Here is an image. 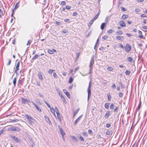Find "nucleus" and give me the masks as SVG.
I'll use <instances>...</instances> for the list:
<instances>
[{
  "label": "nucleus",
  "mask_w": 147,
  "mask_h": 147,
  "mask_svg": "<svg viewBox=\"0 0 147 147\" xmlns=\"http://www.w3.org/2000/svg\"><path fill=\"white\" fill-rule=\"evenodd\" d=\"M92 83L91 81H90L89 84L88 86V101L90 97L91 94V90L90 89L91 86V84Z\"/></svg>",
  "instance_id": "nucleus-1"
},
{
  "label": "nucleus",
  "mask_w": 147,
  "mask_h": 147,
  "mask_svg": "<svg viewBox=\"0 0 147 147\" xmlns=\"http://www.w3.org/2000/svg\"><path fill=\"white\" fill-rule=\"evenodd\" d=\"M94 63V57L93 56L92 58H91L90 63L89 65V74H90L92 73V66H93V64Z\"/></svg>",
  "instance_id": "nucleus-2"
},
{
  "label": "nucleus",
  "mask_w": 147,
  "mask_h": 147,
  "mask_svg": "<svg viewBox=\"0 0 147 147\" xmlns=\"http://www.w3.org/2000/svg\"><path fill=\"white\" fill-rule=\"evenodd\" d=\"M9 130L13 131H17L18 132H20L21 129L18 127H11L9 128Z\"/></svg>",
  "instance_id": "nucleus-3"
},
{
  "label": "nucleus",
  "mask_w": 147,
  "mask_h": 147,
  "mask_svg": "<svg viewBox=\"0 0 147 147\" xmlns=\"http://www.w3.org/2000/svg\"><path fill=\"white\" fill-rule=\"evenodd\" d=\"M131 46L129 44H127L126 45L125 48V49L127 52L129 53L131 50Z\"/></svg>",
  "instance_id": "nucleus-4"
},
{
  "label": "nucleus",
  "mask_w": 147,
  "mask_h": 147,
  "mask_svg": "<svg viewBox=\"0 0 147 147\" xmlns=\"http://www.w3.org/2000/svg\"><path fill=\"white\" fill-rule=\"evenodd\" d=\"M56 112L57 115V118L60 121H61V119L60 113L59 112V110L56 107L55 108Z\"/></svg>",
  "instance_id": "nucleus-5"
},
{
  "label": "nucleus",
  "mask_w": 147,
  "mask_h": 147,
  "mask_svg": "<svg viewBox=\"0 0 147 147\" xmlns=\"http://www.w3.org/2000/svg\"><path fill=\"white\" fill-rule=\"evenodd\" d=\"M11 138L14 140L15 141L17 142H20V140L16 137L15 136L12 135L10 136Z\"/></svg>",
  "instance_id": "nucleus-6"
},
{
  "label": "nucleus",
  "mask_w": 147,
  "mask_h": 147,
  "mask_svg": "<svg viewBox=\"0 0 147 147\" xmlns=\"http://www.w3.org/2000/svg\"><path fill=\"white\" fill-rule=\"evenodd\" d=\"M22 103L23 105H26L27 104V99H26L23 97L21 98Z\"/></svg>",
  "instance_id": "nucleus-7"
},
{
  "label": "nucleus",
  "mask_w": 147,
  "mask_h": 147,
  "mask_svg": "<svg viewBox=\"0 0 147 147\" xmlns=\"http://www.w3.org/2000/svg\"><path fill=\"white\" fill-rule=\"evenodd\" d=\"M118 23L122 27H125L126 26L125 23L122 20L119 21Z\"/></svg>",
  "instance_id": "nucleus-8"
},
{
  "label": "nucleus",
  "mask_w": 147,
  "mask_h": 147,
  "mask_svg": "<svg viewBox=\"0 0 147 147\" xmlns=\"http://www.w3.org/2000/svg\"><path fill=\"white\" fill-rule=\"evenodd\" d=\"M82 116L83 115H81L75 121L74 123V124L75 125H76L80 121V119L82 118Z\"/></svg>",
  "instance_id": "nucleus-9"
},
{
  "label": "nucleus",
  "mask_w": 147,
  "mask_h": 147,
  "mask_svg": "<svg viewBox=\"0 0 147 147\" xmlns=\"http://www.w3.org/2000/svg\"><path fill=\"white\" fill-rule=\"evenodd\" d=\"M38 76L39 78L41 80H43V78L42 77V73L41 71H39L38 73Z\"/></svg>",
  "instance_id": "nucleus-10"
},
{
  "label": "nucleus",
  "mask_w": 147,
  "mask_h": 147,
  "mask_svg": "<svg viewBox=\"0 0 147 147\" xmlns=\"http://www.w3.org/2000/svg\"><path fill=\"white\" fill-rule=\"evenodd\" d=\"M138 34H139V35L138 36V37L141 38H143V39L144 38V36L143 35H142V32L141 31H140V30L139 31Z\"/></svg>",
  "instance_id": "nucleus-11"
},
{
  "label": "nucleus",
  "mask_w": 147,
  "mask_h": 147,
  "mask_svg": "<svg viewBox=\"0 0 147 147\" xmlns=\"http://www.w3.org/2000/svg\"><path fill=\"white\" fill-rule=\"evenodd\" d=\"M32 103L34 105V107L36 108L37 110L40 112H41L42 111L40 109V108L39 107L36 105V104H35L34 102L32 101Z\"/></svg>",
  "instance_id": "nucleus-12"
},
{
  "label": "nucleus",
  "mask_w": 147,
  "mask_h": 147,
  "mask_svg": "<svg viewBox=\"0 0 147 147\" xmlns=\"http://www.w3.org/2000/svg\"><path fill=\"white\" fill-rule=\"evenodd\" d=\"M59 131L60 132L61 134V135L62 136H64L65 135V132L61 128H59Z\"/></svg>",
  "instance_id": "nucleus-13"
},
{
  "label": "nucleus",
  "mask_w": 147,
  "mask_h": 147,
  "mask_svg": "<svg viewBox=\"0 0 147 147\" xmlns=\"http://www.w3.org/2000/svg\"><path fill=\"white\" fill-rule=\"evenodd\" d=\"M116 39L118 40H123L124 38L123 36H118L116 37Z\"/></svg>",
  "instance_id": "nucleus-14"
},
{
  "label": "nucleus",
  "mask_w": 147,
  "mask_h": 147,
  "mask_svg": "<svg viewBox=\"0 0 147 147\" xmlns=\"http://www.w3.org/2000/svg\"><path fill=\"white\" fill-rule=\"evenodd\" d=\"M129 16L127 15L124 14L122 16V19L123 20H125L128 18Z\"/></svg>",
  "instance_id": "nucleus-15"
},
{
  "label": "nucleus",
  "mask_w": 147,
  "mask_h": 147,
  "mask_svg": "<svg viewBox=\"0 0 147 147\" xmlns=\"http://www.w3.org/2000/svg\"><path fill=\"white\" fill-rule=\"evenodd\" d=\"M80 110V109L79 108H78L73 113L74 117V116L76 115V114L78 113V111H79Z\"/></svg>",
  "instance_id": "nucleus-16"
},
{
  "label": "nucleus",
  "mask_w": 147,
  "mask_h": 147,
  "mask_svg": "<svg viewBox=\"0 0 147 147\" xmlns=\"http://www.w3.org/2000/svg\"><path fill=\"white\" fill-rule=\"evenodd\" d=\"M25 117L27 118L28 120H33V118L30 116L28 115H26Z\"/></svg>",
  "instance_id": "nucleus-17"
},
{
  "label": "nucleus",
  "mask_w": 147,
  "mask_h": 147,
  "mask_svg": "<svg viewBox=\"0 0 147 147\" xmlns=\"http://www.w3.org/2000/svg\"><path fill=\"white\" fill-rule=\"evenodd\" d=\"M40 57V55H37L36 54L34 55V57L32 58V60H34L36 59L38 57Z\"/></svg>",
  "instance_id": "nucleus-18"
},
{
  "label": "nucleus",
  "mask_w": 147,
  "mask_h": 147,
  "mask_svg": "<svg viewBox=\"0 0 147 147\" xmlns=\"http://www.w3.org/2000/svg\"><path fill=\"white\" fill-rule=\"evenodd\" d=\"M45 119L46 121L48 123H51V121H50L49 118L47 116H45Z\"/></svg>",
  "instance_id": "nucleus-19"
},
{
  "label": "nucleus",
  "mask_w": 147,
  "mask_h": 147,
  "mask_svg": "<svg viewBox=\"0 0 147 147\" xmlns=\"http://www.w3.org/2000/svg\"><path fill=\"white\" fill-rule=\"evenodd\" d=\"M110 104L109 102L106 103L105 105V107L107 109H109V105Z\"/></svg>",
  "instance_id": "nucleus-20"
},
{
  "label": "nucleus",
  "mask_w": 147,
  "mask_h": 147,
  "mask_svg": "<svg viewBox=\"0 0 147 147\" xmlns=\"http://www.w3.org/2000/svg\"><path fill=\"white\" fill-rule=\"evenodd\" d=\"M110 115V112L109 111H107V112L106 113L105 115V117L106 118H107Z\"/></svg>",
  "instance_id": "nucleus-21"
},
{
  "label": "nucleus",
  "mask_w": 147,
  "mask_h": 147,
  "mask_svg": "<svg viewBox=\"0 0 147 147\" xmlns=\"http://www.w3.org/2000/svg\"><path fill=\"white\" fill-rule=\"evenodd\" d=\"M98 42H99V39L98 38L96 40L95 45L94 48V49L95 50H96V48L98 47Z\"/></svg>",
  "instance_id": "nucleus-22"
},
{
  "label": "nucleus",
  "mask_w": 147,
  "mask_h": 147,
  "mask_svg": "<svg viewBox=\"0 0 147 147\" xmlns=\"http://www.w3.org/2000/svg\"><path fill=\"white\" fill-rule=\"evenodd\" d=\"M18 119H10L9 121L10 122H17L19 121Z\"/></svg>",
  "instance_id": "nucleus-23"
},
{
  "label": "nucleus",
  "mask_w": 147,
  "mask_h": 147,
  "mask_svg": "<svg viewBox=\"0 0 147 147\" xmlns=\"http://www.w3.org/2000/svg\"><path fill=\"white\" fill-rule=\"evenodd\" d=\"M106 25V23H102L101 25L100 26V28L102 30H103L104 29Z\"/></svg>",
  "instance_id": "nucleus-24"
},
{
  "label": "nucleus",
  "mask_w": 147,
  "mask_h": 147,
  "mask_svg": "<svg viewBox=\"0 0 147 147\" xmlns=\"http://www.w3.org/2000/svg\"><path fill=\"white\" fill-rule=\"evenodd\" d=\"M16 77H15L14 78L13 81V83L14 84V86H16Z\"/></svg>",
  "instance_id": "nucleus-25"
},
{
  "label": "nucleus",
  "mask_w": 147,
  "mask_h": 147,
  "mask_svg": "<svg viewBox=\"0 0 147 147\" xmlns=\"http://www.w3.org/2000/svg\"><path fill=\"white\" fill-rule=\"evenodd\" d=\"M61 99L63 100L64 102H66V100L65 98L62 95V94L61 95Z\"/></svg>",
  "instance_id": "nucleus-26"
},
{
  "label": "nucleus",
  "mask_w": 147,
  "mask_h": 147,
  "mask_svg": "<svg viewBox=\"0 0 147 147\" xmlns=\"http://www.w3.org/2000/svg\"><path fill=\"white\" fill-rule=\"evenodd\" d=\"M50 111L54 115H55V111L53 107H51L50 108Z\"/></svg>",
  "instance_id": "nucleus-27"
},
{
  "label": "nucleus",
  "mask_w": 147,
  "mask_h": 147,
  "mask_svg": "<svg viewBox=\"0 0 147 147\" xmlns=\"http://www.w3.org/2000/svg\"><path fill=\"white\" fill-rule=\"evenodd\" d=\"M79 139L82 142H84V141L83 138L81 135L79 136Z\"/></svg>",
  "instance_id": "nucleus-28"
},
{
  "label": "nucleus",
  "mask_w": 147,
  "mask_h": 147,
  "mask_svg": "<svg viewBox=\"0 0 147 147\" xmlns=\"http://www.w3.org/2000/svg\"><path fill=\"white\" fill-rule=\"evenodd\" d=\"M107 96L108 97V100L109 101H110L111 100V97L110 94H108L107 95Z\"/></svg>",
  "instance_id": "nucleus-29"
},
{
  "label": "nucleus",
  "mask_w": 147,
  "mask_h": 147,
  "mask_svg": "<svg viewBox=\"0 0 147 147\" xmlns=\"http://www.w3.org/2000/svg\"><path fill=\"white\" fill-rule=\"evenodd\" d=\"M48 52L50 53V54H52L54 53L53 51L52 50H51L50 49L48 50Z\"/></svg>",
  "instance_id": "nucleus-30"
},
{
  "label": "nucleus",
  "mask_w": 147,
  "mask_h": 147,
  "mask_svg": "<svg viewBox=\"0 0 147 147\" xmlns=\"http://www.w3.org/2000/svg\"><path fill=\"white\" fill-rule=\"evenodd\" d=\"M127 60L129 61L130 62H133V60L132 59L131 57H128L127 58Z\"/></svg>",
  "instance_id": "nucleus-31"
},
{
  "label": "nucleus",
  "mask_w": 147,
  "mask_h": 147,
  "mask_svg": "<svg viewBox=\"0 0 147 147\" xmlns=\"http://www.w3.org/2000/svg\"><path fill=\"white\" fill-rule=\"evenodd\" d=\"M73 81V78L72 77H71L69 79V82L70 83H72Z\"/></svg>",
  "instance_id": "nucleus-32"
},
{
  "label": "nucleus",
  "mask_w": 147,
  "mask_h": 147,
  "mask_svg": "<svg viewBox=\"0 0 147 147\" xmlns=\"http://www.w3.org/2000/svg\"><path fill=\"white\" fill-rule=\"evenodd\" d=\"M18 3H17L15 6L14 9H17L19 7V6L18 5Z\"/></svg>",
  "instance_id": "nucleus-33"
},
{
  "label": "nucleus",
  "mask_w": 147,
  "mask_h": 147,
  "mask_svg": "<svg viewBox=\"0 0 147 147\" xmlns=\"http://www.w3.org/2000/svg\"><path fill=\"white\" fill-rule=\"evenodd\" d=\"M71 138L73 140H75L76 141L78 140L77 139L76 137V136H72L71 137Z\"/></svg>",
  "instance_id": "nucleus-34"
},
{
  "label": "nucleus",
  "mask_w": 147,
  "mask_h": 147,
  "mask_svg": "<svg viewBox=\"0 0 147 147\" xmlns=\"http://www.w3.org/2000/svg\"><path fill=\"white\" fill-rule=\"evenodd\" d=\"M108 38V36L107 35H105L102 37V39L105 40L107 39Z\"/></svg>",
  "instance_id": "nucleus-35"
},
{
  "label": "nucleus",
  "mask_w": 147,
  "mask_h": 147,
  "mask_svg": "<svg viewBox=\"0 0 147 147\" xmlns=\"http://www.w3.org/2000/svg\"><path fill=\"white\" fill-rule=\"evenodd\" d=\"M20 61H19L18 62V63H17L16 64V68H19V66H20Z\"/></svg>",
  "instance_id": "nucleus-36"
},
{
  "label": "nucleus",
  "mask_w": 147,
  "mask_h": 147,
  "mask_svg": "<svg viewBox=\"0 0 147 147\" xmlns=\"http://www.w3.org/2000/svg\"><path fill=\"white\" fill-rule=\"evenodd\" d=\"M113 31L112 30L110 29L107 32L108 34H111L113 32Z\"/></svg>",
  "instance_id": "nucleus-37"
},
{
  "label": "nucleus",
  "mask_w": 147,
  "mask_h": 147,
  "mask_svg": "<svg viewBox=\"0 0 147 147\" xmlns=\"http://www.w3.org/2000/svg\"><path fill=\"white\" fill-rule=\"evenodd\" d=\"M53 76L54 78L56 79H57L58 77L57 75L56 74L55 72H54L53 74Z\"/></svg>",
  "instance_id": "nucleus-38"
},
{
  "label": "nucleus",
  "mask_w": 147,
  "mask_h": 147,
  "mask_svg": "<svg viewBox=\"0 0 147 147\" xmlns=\"http://www.w3.org/2000/svg\"><path fill=\"white\" fill-rule=\"evenodd\" d=\"M116 33H117L118 34L122 35L123 34V32L121 31H117L116 32Z\"/></svg>",
  "instance_id": "nucleus-39"
},
{
  "label": "nucleus",
  "mask_w": 147,
  "mask_h": 147,
  "mask_svg": "<svg viewBox=\"0 0 147 147\" xmlns=\"http://www.w3.org/2000/svg\"><path fill=\"white\" fill-rule=\"evenodd\" d=\"M106 133L107 135H109L111 134V132L110 131L108 130L106 131Z\"/></svg>",
  "instance_id": "nucleus-40"
},
{
  "label": "nucleus",
  "mask_w": 147,
  "mask_h": 147,
  "mask_svg": "<svg viewBox=\"0 0 147 147\" xmlns=\"http://www.w3.org/2000/svg\"><path fill=\"white\" fill-rule=\"evenodd\" d=\"M107 69L110 71H112L113 69V68L112 67H108L107 68Z\"/></svg>",
  "instance_id": "nucleus-41"
},
{
  "label": "nucleus",
  "mask_w": 147,
  "mask_h": 147,
  "mask_svg": "<svg viewBox=\"0 0 147 147\" xmlns=\"http://www.w3.org/2000/svg\"><path fill=\"white\" fill-rule=\"evenodd\" d=\"M114 105L113 103H112L110 106V109H113Z\"/></svg>",
  "instance_id": "nucleus-42"
},
{
  "label": "nucleus",
  "mask_w": 147,
  "mask_h": 147,
  "mask_svg": "<svg viewBox=\"0 0 147 147\" xmlns=\"http://www.w3.org/2000/svg\"><path fill=\"white\" fill-rule=\"evenodd\" d=\"M66 4V2L64 1H62L61 2V5H65Z\"/></svg>",
  "instance_id": "nucleus-43"
},
{
  "label": "nucleus",
  "mask_w": 147,
  "mask_h": 147,
  "mask_svg": "<svg viewBox=\"0 0 147 147\" xmlns=\"http://www.w3.org/2000/svg\"><path fill=\"white\" fill-rule=\"evenodd\" d=\"M67 96V97L68 98H70V95L69 93V92H66V93L65 94Z\"/></svg>",
  "instance_id": "nucleus-44"
},
{
  "label": "nucleus",
  "mask_w": 147,
  "mask_h": 147,
  "mask_svg": "<svg viewBox=\"0 0 147 147\" xmlns=\"http://www.w3.org/2000/svg\"><path fill=\"white\" fill-rule=\"evenodd\" d=\"M55 24L58 25H60L61 24V22L57 21L55 22Z\"/></svg>",
  "instance_id": "nucleus-45"
},
{
  "label": "nucleus",
  "mask_w": 147,
  "mask_h": 147,
  "mask_svg": "<svg viewBox=\"0 0 147 147\" xmlns=\"http://www.w3.org/2000/svg\"><path fill=\"white\" fill-rule=\"evenodd\" d=\"M123 94L121 92H120L119 94V97H121L123 96Z\"/></svg>",
  "instance_id": "nucleus-46"
},
{
  "label": "nucleus",
  "mask_w": 147,
  "mask_h": 147,
  "mask_svg": "<svg viewBox=\"0 0 147 147\" xmlns=\"http://www.w3.org/2000/svg\"><path fill=\"white\" fill-rule=\"evenodd\" d=\"M141 101H140V102L138 105V110H139L140 109V107L141 106Z\"/></svg>",
  "instance_id": "nucleus-47"
},
{
  "label": "nucleus",
  "mask_w": 147,
  "mask_h": 147,
  "mask_svg": "<svg viewBox=\"0 0 147 147\" xmlns=\"http://www.w3.org/2000/svg\"><path fill=\"white\" fill-rule=\"evenodd\" d=\"M78 14L77 12L76 11L74 12L73 14V16H75Z\"/></svg>",
  "instance_id": "nucleus-48"
},
{
  "label": "nucleus",
  "mask_w": 147,
  "mask_h": 147,
  "mask_svg": "<svg viewBox=\"0 0 147 147\" xmlns=\"http://www.w3.org/2000/svg\"><path fill=\"white\" fill-rule=\"evenodd\" d=\"M45 102L47 105L48 107L50 108L51 107L50 105H49L46 101H45Z\"/></svg>",
  "instance_id": "nucleus-49"
},
{
  "label": "nucleus",
  "mask_w": 147,
  "mask_h": 147,
  "mask_svg": "<svg viewBox=\"0 0 147 147\" xmlns=\"http://www.w3.org/2000/svg\"><path fill=\"white\" fill-rule=\"evenodd\" d=\"M140 10L139 8H136L135 10V11L136 12H140Z\"/></svg>",
  "instance_id": "nucleus-50"
},
{
  "label": "nucleus",
  "mask_w": 147,
  "mask_h": 147,
  "mask_svg": "<svg viewBox=\"0 0 147 147\" xmlns=\"http://www.w3.org/2000/svg\"><path fill=\"white\" fill-rule=\"evenodd\" d=\"M95 21L94 20H93V19H92L90 22H89V24L90 25H91L92 23H93L94 21Z\"/></svg>",
  "instance_id": "nucleus-51"
},
{
  "label": "nucleus",
  "mask_w": 147,
  "mask_h": 147,
  "mask_svg": "<svg viewBox=\"0 0 147 147\" xmlns=\"http://www.w3.org/2000/svg\"><path fill=\"white\" fill-rule=\"evenodd\" d=\"M130 71L128 70H127L125 71V74L126 75H129L130 74Z\"/></svg>",
  "instance_id": "nucleus-52"
},
{
  "label": "nucleus",
  "mask_w": 147,
  "mask_h": 147,
  "mask_svg": "<svg viewBox=\"0 0 147 147\" xmlns=\"http://www.w3.org/2000/svg\"><path fill=\"white\" fill-rule=\"evenodd\" d=\"M140 17L142 18L146 17H147L146 15L145 14H142L141 15Z\"/></svg>",
  "instance_id": "nucleus-53"
},
{
  "label": "nucleus",
  "mask_w": 147,
  "mask_h": 147,
  "mask_svg": "<svg viewBox=\"0 0 147 147\" xmlns=\"http://www.w3.org/2000/svg\"><path fill=\"white\" fill-rule=\"evenodd\" d=\"M119 108L118 107H117L115 108L114 110V112H117V110H118Z\"/></svg>",
  "instance_id": "nucleus-54"
},
{
  "label": "nucleus",
  "mask_w": 147,
  "mask_h": 147,
  "mask_svg": "<svg viewBox=\"0 0 147 147\" xmlns=\"http://www.w3.org/2000/svg\"><path fill=\"white\" fill-rule=\"evenodd\" d=\"M11 60L10 59H8V63L7 64V66L9 65H10V64L11 63Z\"/></svg>",
  "instance_id": "nucleus-55"
},
{
  "label": "nucleus",
  "mask_w": 147,
  "mask_h": 147,
  "mask_svg": "<svg viewBox=\"0 0 147 147\" xmlns=\"http://www.w3.org/2000/svg\"><path fill=\"white\" fill-rule=\"evenodd\" d=\"M116 88V85L115 84H113V85L111 87V88L113 89H114Z\"/></svg>",
  "instance_id": "nucleus-56"
},
{
  "label": "nucleus",
  "mask_w": 147,
  "mask_h": 147,
  "mask_svg": "<svg viewBox=\"0 0 147 147\" xmlns=\"http://www.w3.org/2000/svg\"><path fill=\"white\" fill-rule=\"evenodd\" d=\"M4 13V11L0 8V13L2 14V15L3 14V13Z\"/></svg>",
  "instance_id": "nucleus-57"
},
{
  "label": "nucleus",
  "mask_w": 147,
  "mask_h": 147,
  "mask_svg": "<svg viewBox=\"0 0 147 147\" xmlns=\"http://www.w3.org/2000/svg\"><path fill=\"white\" fill-rule=\"evenodd\" d=\"M120 47L123 48V49H125V47L123 46L122 44H120L119 45Z\"/></svg>",
  "instance_id": "nucleus-58"
},
{
  "label": "nucleus",
  "mask_w": 147,
  "mask_h": 147,
  "mask_svg": "<svg viewBox=\"0 0 147 147\" xmlns=\"http://www.w3.org/2000/svg\"><path fill=\"white\" fill-rule=\"evenodd\" d=\"M65 8L67 9H71V7L69 5H67L65 7Z\"/></svg>",
  "instance_id": "nucleus-59"
},
{
  "label": "nucleus",
  "mask_w": 147,
  "mask_h": 147,
  "mask_svg": "<svg viewBox=\"0 0 147 147\" xmlns=\"http://www.w3.org/2000/svg\"><path fill=\"white\" fill-rule=\"evenodd\" d=\"M98 16L97 15L94 17V18L93 19V20H96L98 18Z\"/></svg>",
  "instance_id": "nucleus-60"
},
{
  "label": "nucleus",
  "mask_w": 147,
  "mask_h": 147,
  "mask_svg": "<svg viewBox=\"0 0 147 147\" xmlns=\"http://www.w3.org/2000/svg\"><path fill=\"white\" fill-rule=\"evenodd\" d=\"M54 70H51V69H49V73L50 74H52L53 73V71H54Z\"/></svg>",
  "instance_id": "nucleus-61"
},
{
  "label": "nucleus",
  "mask_w": 147,
  "mask_h": 147,
  "mask_svg": "<svg viewBox=\"0 0 147 147\" xmlns=\"http://www.w3.org/2000/svg\"><path fill=\"white\" fill-rule=\"evenodd\" d=\"M19 69L18 68H16V69L15 70V72L16 74H18V71Z\"/></svg>",
  "instance_id": "nucleus-62"
},
{
  "label": "nucleus",
  "mask_w": 147,
  "mask_h": 147,
  "mask_svg": "<svg viewBox=\"0 0 147 147\" xmlns=\"http://www.w3.org/2000/svg\"><path fill=\"white\" fill-rule=\"evenodd\" d=\"M22 79L20 80H19V81H18V84H20L21 83H22Z\"/></svg>",
  "instance_id": "nucleus-63"
},
{
  "label": "nucleus",
  "mask_w": 147,
  "mask_h": 147,
  "mask_svg": "<svg viewBox=\"0 0 147 147\" xmlns=\"http://www.w3.org/2000/svg\"><path fill=\"white\" fill-rule=\"evenodd\" d=\"M88 131L90 134H92L93 133V132L92 130L89 129L88 130Z\"/></svg>",
  "instance_id": "nucleus-64"
}]
</instances>
